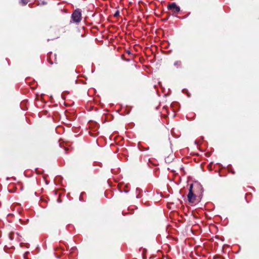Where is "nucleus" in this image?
Instances as JSON below:
<instances>
[{"mask_svg":"<svg viewBox=\"0 0 259 259\" xmlns=\"http://www.w3.org/2000/svg\"><path fill=\"white\" fill-rule=\"evenodd\" d=\"M72 18L75 22H79L81 19L80 12L79 10H75L72 15Z\"/></svg>","mask_w":259,"mask_h":259,"instance_id":"1","label":"nucleus"},{"mask_svg":"<svg viewBox=\"0 0 259 259\" xmlns=\"http://www.w3.org/2000/svg\"><path fill=\"white\" fill-rule=\"evenodd\" d=\"M193 185L191 184L189 192L188 194V200L190 202L193 203L195 200V196L192 192Z\"/></svg>","mask_w":259,"mask_h":259,"instance_id":"2","label":"nucleus"},{"mask_svg":"<svg viewBox=\"0 0 259 259\" xmlns=\"http://www.w3.org/2000/svg\"><path fill=\"white\" fill-rule=\"evenodd\" d=\"M168 8L172 10L174 12H178L180 10V8L175 3H172L168 6Z\"/></svg>","mask_w":259,"mask_h":259,"instance_id":"3","label":"nucleus"},{"mask_svg":"<svg viewBox=\"0 0 259 259\" xmlns=\"http://www.w3.org/2000/svg\"><path fill=\"white\" fill-rule=\"evenodd\" d=\"M22 1L24 5H25L27 3V1L26 0H22Z\"/></svg>","mask_w":259,"mask_h":259,"instance_id":"4","label":"nucleus"},{"mask_svg":"<svg viewBox=\"0 0 259 259\" xmlns=\"http://www.w3.org/2000/svg\"><path fill=\"white\" fill-rule=\"evenodd\" d=\"M119 12L117 11V12L115 13V14H114V16H115V17L118 16V15H119Z\"/></svg>","mask_w":259,"mask_h":259,"instance_id":"5","label":"nucleus"},{"mask_svg":"<svg viewBox=\"0 0 259 259\" xmlns=\"http://www.w3.org/2000/svg\"><path fill=\"white\" fill-rule=\"evenodd\" d=\"M175 65H178L177 62H176V63H175Z\"/></svg>","mask_w":259,"mask_h":259,"instance_id":"6","label":"nucleus"},{"mask_svg":"<svg viewBox=\"0 0 259 259\" xmlns=\"http://www.w3.org/2000/svg\"><path fill=\"white\" fill-rule=\"evenodd\" d=\"M175 65H178L177 62H176V63H175Z\"/></svg>","mask_w":259,"mask_h":259,"instance_id":"7","label":"nucleus"}]
</instances>
